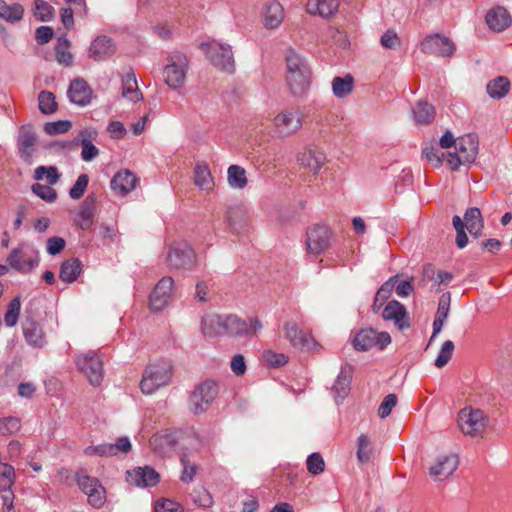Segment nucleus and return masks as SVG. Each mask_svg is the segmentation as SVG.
<instances>
[{
	"mask_svg": "<svg viewBox=\"0 0 512 512\" xmlns=\"http://www.w3.org/2000/svg\"><path fill=\"white\" fill-rule=\"evenodd\" d=\"M376 331L368 328L360 330L354 337L352 344L356 350L367 351L375 346Z\"/></svg>",
	"mask_w": 512,
	"mask_h": 512,
	"instance_id": "58836bf2",
	"label": "nucleus"
},
{
	"mask_svg": "<svg viewBox=\"0 0 512 512\" xmlns=\"http://www.w3.org/2000/svg\"><path fill=\"white\" fill-rule=\"evenodd\" d=\"M407 312L405 307L398 301L392 300L385 306L382 317L386 321H393L399 329L409 327L406 321Z\"/></svg>",
	"mask_w": 512,
	"mask_h": 512,
	"instance_id": "bb28decb",
	"label": "nucleus"
},
{
	"mask_svg": "<svg viewBox=\"0 0 512 512\" xmlns=\"http://www.w3.org/2000/svg\"><path fill=\"white\" fill-rule=\"evenodd\" d=\"M70 42L67 38L59 37L55 47L56 60L59 64L70 66L72 64L73 56L69 51Z\"/></svg>",
	"mask_w": 512,
	"mask_h": 512,
	"instance_id": "a18cd8bd",
	"label": "nucleus"
},
{
	"mask_svg": "<svg viewBox=\"0 0 512 512\" xmlns=\"http://www.w3.org/2000/svg\"><path fill=\"white\" fill-rule=\"evenodd\" d=\"M72 127V123L68 120H59L55 122H47L44 131L48 135H56L67 132Z\"/></svg>",
	"mask_w": 512,
	"mask_h": 512,
	"instance_id": "052dcab7",
	"label": "nucleus"
},
{
	"mask_svg": "<svg viewBox=\"0 0 512 512\" xmlns=\"http://www.w3.org/2000/svg\"><path fill=\"white\" fill-rule=\"evenodd\" d=\"M332 233L328 227L314 225L306 232V248L309 254L319 255L331 246Z\"/></svg>",
	"mask_w": 512,
	"mask_h": 512,
	"instance_id": "2eb2a0df",
	"label": "nucleus"
},
{
	"mask_svg": "<svg viewBox=\"0 0 512 512\" xmlns=\"http://www.w3.org/2000/svg\"><path fill=\"white\" fill-rule=\"evenodd\" d=\"M95 203L96 199L93 195H89L83 201L80 206V210L78 216L80 218V227L83 230H87L90 228L93 222L94 211H95Z\"/></svg>",
	"mask_w": 512,
	"mask_h": 512,
	"instance_id": "f704fd0d",
	"label": "nucleus"
},
{
	"mask_svg": "<svg viewBox=\"0 0 512 512\" xmlns=\"http://www.w3.org/2000/svg\"><path fill=\"white\" fill-rule=\"evenodd\" d=\"M227 180L230 187L243 189L247 185L245 169L239 165H231L227 170Z\"/></svg>",
	"mask_w": 512,
	"mask_h": 512,
	"instance_id": "79ce46f5",
	"label": "nucleus"
},
{
	"mask_svg": "<svg viewBox=\"0 0 512 512\" xmlns=\"http://www.w3.org/2000/svg\"><path fill=\"white\" fill-rule=\"evenodd\" d=\"M487 423L488 418L480 409L464 408L459 412L458 425L462 433L467 436H482Z\"/></svg>",
	"mask_w": 512,
	"mask_h": 512,
	"instance_id": "0eeeda50",
	"label": "nucleus"
},
{
	"mask_svg": "<svg viewBox=\"0 0 512 512\" xmlns=\"http://www.w3.org/2000/svg\"><path fill=\"white\" fill-rule=\"evenodd\" d=\"M39 109L43 114H52L57 110V102L52 92L42 91L38 95Z\"/></svg>",
	"mask_w": 512,
	"mask_h": 512,
	"instance_id": "8fccbe9b",
	"label": "nucleus"
},
{
	"mask_svg": "<svg viewBox=\"0 0 512 512\" xmlns=\"http://www.w3.org/2000/svg\"><path fill=\"white\" fill-rule=\"evenodd\" d=\"M97 136L98 133L95 129H84L79 132V134L73 141L63 142L62 147L67 149H73L79 144L81 145L84 143H92V141L96 140Z\"/></svg>",
	"mask_w": 512,
	"mask_h": 512,
	"instance_id": "09e8293b",
	"label": "nucleus"
},
{
	"mask_svg": "<svg viewBox=\"0 0 512 512\" xmlns=\"http://www.w3.org/2000/svg\"><path fill=\"white\" fill-rule=\"evenodd\" d=\"M66 246V241L62 237L54 236L47 239L46 250L50 255L59 254Z\"/></svg>",
	"mask_w": 512,
	"mask_h": 512,
	"instance_id": "338daca9",
	"label": "nucleus"
},
{
	"mask_svg": "<svg viewBox=\"0 0 512 512\" xmlns=\"http://www.w3.org/2000/svg\"><path fill=\"white\" fill-rule=\"evenodd\" d=\"M201 49L213 66L230 73L234 71V58L230 46L212 41L208 44H201Z\"/></svg>",
	"mask_w": 512,
	"mask_h": 512,
	"instance_id": "9d476101",
	"label": "nucleus"
},
{
	"mask_svg": "<svg viewBox=\"0 0 512 512\" xmlns=\"http://www.w3.org/2000/svg\"><path fill=\"white\" fill-rule=\"evenodd\" d=\"M22 331L26 343L37 349L43 348L47 341L41 325L32 317L26 316L22 321Z\"/></svg>",
	"mask_w": 512,
	"mask_h": 512,
	"instance_id": "aec40b11",
	"label": "nucleus"
},
{
	"mask_svg": "<svg viewBox=\"0 0 512 512\" xmlns=\"http://www.w3.org/2000/svg\"><path fill=\"white\" fill-rule=\"evenodd\" d=\"M486 90L491 98L501 99L508 94L510 90V81L507 77L499 76L488 82Z\"/></svg>",
	"mask_w": 512,
	"mask_h": 512,
	"instance_id": "4c0bfd02",
	"label": "nucleus"
},
{
	"mask_svg": "<svg viewBox=\"0 0 512 512\" xmlns=\"http://www.w3.org/2000/svg\"><path fill=\"white\" fill-rule=\"evenodd\" d=\"M180 460L183 466L181 481L189 483L193 480V477L197 471V466L189 460L186 454H183Z\"/></svg>",
	"mask_w": 512,
	"mask_h": 512,
	"instance_id": "680f3d73",
	"label": "nucleus"
},
{
	"mask_svg": "<svg viewBox=\"0 0 512 512\" xmlns=\"http://www.w3.org/2000/svg\"><path fill=\"white\" fill-rule=\"evenodd\" d=\"M75 363L77 368L85 374L92 386H100L103 377V361L98 352H88L80 354L76 357Z\"/></svg>",
	"mask_w": 512,
	"mask_h": 512,
	"instance_id": "6e6552de",
	"label": "nucleus"
},
{
	"mask_svg": "<svg viewBox=\"0 0 512 512\" xmlns=\"http://www.w3.org/2000/svg\"><path fill=\"white\" fill-rule=\"evenodd\" d=\"M53 7L44 0H35L34 15L41 21H49L52 18Z\"/></svg>",
	"mask_w": 512,
	"mask_h": 512,
	"instance_id": "e2e57ef3",
	"label": "nucleus"
},
{
	"mask_svg": "<svg viewBox=\"0 0 512 512\" xmlns=\"http://www.w3.org/2000/svg\"><path fill=\"white\" fill-rule=\"evenodd\" d=\"M334 398L337 403L342 401L350 391V376L345 374L344 370L338 375L332 388Z\"/></svg>",
	"mask_w": 512,
	"mask_h": 512,
	"instance_id": "c03bdc74",
	"label": "nucleus"
},
{
	"mask_svg": "<svg viewBox=\"0 0 512 512\" xmlns=\"http://www.w3.org/2000/svg\"><path fill=\"white\" fill-rule=\"evenodd\" d=\"M303 114L299 110H286L274 118V124L278 131L284 135H290L298 131L302 126Z\"/></svg>",
	"mask_w": 512,
	"mask_h": 512,
	"instance_id": "a211bd4d",
	"label": "nucleus"
},
{
	"mask_svg": "<svg viewBox=\"0 0 512 512\" xmlns=\"http://www.w3.org/2000/svg\"><path fill=\"white\" fill-rule=\"evenodd\" d=\"M306 466L309 473L319 475L325 469V462L319 453H312L306 460Z\"/></svg>",
	"mask_w": 512,
	"mask_h": 512,
	"instance_id": "6e6d98bb",
	"label": "nucleus"
},
{
	"mask_svg": "<svg viewBox=\"0 0 512 512\" xmlns=\"http://www.w3.org/2000/svg\"><path fill=\"white\" fill-rule=\"evenodd\" d=\"M36 143V136L31 131H22L18 138V149L20 157L26 161L29 162L33 151H34V145Z\"/></svg>",
	"mask_w": 512,
	"mask_h": 512,
	"instance_id": "e433bc0d",
	"label": "nucleus"
},
{
	"mask_svg": "<svg viewBox=\"0 0 512 512\" xmlns=\"http://www.w3.org/2000/svg\"><path fill=\"white\" fill-rule=\"evenodd\" d=\"M194 183L202 190H211L214 182L207 164L199 162L194 168Z\"/></svg>",
	"mask_w": 512,
	"mask_h": 512,
	"instance_id": "c9c22d12",
	"label": "nucleus"
},
{
	"mask_svg": "<svg viewBox=\"0 0 512 512\" xmlns=\"http://www.w3.org/2000/svg\"><path fill=\"white\" fill-rule=\"evenodd\" d=\"M397 282V276L390 277L385 283L381 285V287L378 289L375 298L374 303L372 305V309L374 312H378V310L383 305L384 301L387 300L394 289Z\"/></svg>",
	"mask_w": 512,
	"mask_h": 512,
	"instance_id": "37998d69",
	"label": "nucleus"
},
{
	"mask_svg": "<svg viewBox=\"0 0 512 512\" xmlns=\"http://www.w3.org/2000/svg\"><path fill=\"white\" fill-rule=\"evenodd\" d=\"M420 49L428 55L438 57H450L455 52V44L453 41L442 34L428 35L420 44Z\"/></svg>",
	"mask_w": 512,
	"mask_h": 512,
	"instance_id": "f8f14e48",
	"label": "nucleus"
},
{
	"mask_svg": "<svg viewBox=\"0 0 512 512\" xmlns=\"http://www.w3.org/2000/svg\"><path fill=\"white\" fill-rule=\"evenodd\" d=\"M299 165L312 173H317L326 162V155L318 148H307L298 155Z\"/></svg>",
	"mask_w": 512,
	"mask_h": 512,
	"instance_id": "5701e85b",
	"label": "nucleus"
},
{
	"mask_svg": "<svg viewBox=\"0 0 512 512\" xmlns=\"http://www.w3.org/2000/svg\"><path fill=\"white\" fill-rule=\"evenodd\" d=\"M262 17L267 29H276L284 20V8L278 1L271 0L263 7Z\"/></svg>",
	"mask_w": 512,
	"mask_h": 512,
	"instance_id": "b1692460",
	"label": "nucleus"
},
{
	"mask_svg": "<svg viewBox=\"0 0 512 512\" xmlns=\"http://www.w3.org/2000/svg\"><path fill=\"white\" fill-rule=\"evenodd\" d=\"M168 266L175 270H193L197 264V254L187 242H176L170 245L166 257Z\"/></svg>",
	"mask_w": 512,
	"mask_h": 512,
	"instance_id": "20e7f679",
	"label": "nucleus"
},
{
	"mask_svg": "<svg viewBox=\"0 0 512 512\" xmlns=\"http://www.w3.org/2000/svg\"><path fill=\"white\" fill-rule=\"evenodd\" d=\"M199 438L194 433H184L181 431L163 432L153 435L150 438L149 444L152 450L160 456H169L181 443L182 445L188 444L193 449H198Z\"/></svg>",
	"mask_w": 512,
	"mask_h": 512,
	"instance_id": "7ed1b4c3",
	"label": "nucleus"
},
{
	"mask_svg": "<svg viewBox=\"0 0 512 512\" xmlns=\"http://www.w3.org/2000/svg\"><path fill=\"white\" fill-rule=\"evenodd\" d=\"M455 148V153L447 155V163L453 170L458 169L461 164L471 163L475 160L478 152V138L474 134L459 137Z\"/></svg>",
	"mask_w": 512,
	"mask_h": 512,
	"instance_id": "423d86ee",
	"label": "nucleus"
},
{
	"mask_svg": "<svg viewBox=\"0 0 512 512\" xmlns=\"http://www.w3.org/2000/svg\"><path fill=\"white\" fill-rule=\"evenodd\" d=\"M7 261L12 268L22 273L30 272L39 264V258L37 256L26 257L25 253L20 248L12 250Z\"/></svg>",
	"mask_w": 512,
	"mask_h": 512,
	"instance_id": "cd10ccee",
	"label": "nucleus"
},
{
	"mask_svg": "<svg viewBox=\"0 0 512 512\" xmlns=\"http://www.w3.org/2000/svg\"><path fill=\"white\" fill-rule=\"evenodd\" d=\"M338 6L337 0H308L307 11L309 14L326 18L334 15Z\"/></svg>",
	"mask_w": 512,
	"mask_h": 512,
	"instance_id": "7c9ffc66",
	"label": "nucleus"
},
{
	"mask_svg": "<svg viewBox=\"0 0 512 512\" xmlns=\"http://www.w3.org/2000/svg\"><path fill=\"white\" fill-rule=\"evenodd\" d=\"M122 97L132 102H138L143 99L136 76L133 72H127L122 78Z\"/></svg>",
	"mask_w": 512,
	"mask_h": 512,
	"instance_id": "2f4dec72",
	"label": "nucleus"
},
{
	"mask_svg": "<svg viewBox=\"0 0 512 512\" xmlns=\"http://www.w3.org/2000/svg\"><path fill=\"white\" fill-rule=\"evenodd\" d=\"M159 474L155 469L146 467H137L132 471H127V482L136 487L154 486L159 482Z\"/></svg>",
	"mask_w": 512,
	"mask_h": 512,
	"instance_id": "4be33fe9",
	"label": "nucleus"
},
{
	"mask_svg": "<svg viewBox=\"0 0 512 512\" xmlns=\"http://www.w3.org/2000/svg\"><path fill=\"white\" fill-rule=\"evenodd\" d=\"M21 424L17 417L0 419V435H10L20 430Z\"/></svg>",
	"mask_w": 512,
	"mask_h": 512,
	"instance_id": "bf43d9fd",
	"label": "nucleus"
},
{
	"mask_svg": "<svg viewBox=\"0 0 512 512\" xmlns=\"http://www.w3.org/2000/svg\"><path fill=\"white\" fill-rule=\"evenodd\" d=\"M218 394L215 381L207 380L199 384L190 396L189 408L194 414L204 413Z\"/></svg>",
	"mask_w": 512,
	"mask_h": 512,
	"instance_id": "9b49d317",
	"label": "nucleus"
},
{
	"mask_svg": "<svg viewBox=\"0 0 512 512\" xmlns=\"http://www.w3.org/2000/svg\"><path fill=\"white\" fill-rule=\"evenodd\" d=\"M459 465L457 454L450 453L439 456L429 469V475L436 480L443 481L449 478Z\"/></svg>",
	"mask_w": 512,
	"mask_h": 512,
	"instance_id": "f3484780",
	"label": "nucleus"
},
{
	"mask_svg": "<svg viewBox=\"0 0 512 512\" xmlns=\"http://www.w3.org/2000/svg\"><path fill=\"white\" fill-rule=\"evenodd\" d=\"M486 23L496 32L504 31L512 23V18L504 7L492 8L486 15Z\"/></svg>",
	"mask_w": 512,
	"mask_h": 512,
	"instance_id": "c85d7f7f",
	"label": "nucleus"
},
{
	"mask_svg": "<svg viewBox=\"0 0 512 512\" xmlns=\"http://www.w3.org/2000/svg\"><path fill=\"white\" fill-rule=\"evenodd\" d=\"M88 183H89V177L87 174L79 175L75 184L69 190V196L74 200L80 199L83 196V194L88 186Z\"/></svg>",
	"mask_w": 512,
	"mask_h": 512,
	"instance_id": "13d9d810",
	"label": "nucleus"
},
{
	"mask_svg": "<svg viewBox=\"0 0 512 512\" xmlns=\"http://www.w3.org/2000/svg\"><path fill=\"white\" fill-rule=\"evenodd\" d=\"M75 478L79 489L87 495L88 503L94 508H101L106 502V490L100 481L83 470L77 472Z\"/></svg>",
	"mask_w": 512,
	"mask_h": 512,
	"instance_id": "1a4fd4ad",
	"label": "nucleus"
},
{
	"mask_svg": "<svg viewBox=\"0 0 512 512\" xmlns=\"http://www.w3.org/2000/svg\"><path fill=\"white\" fill-rule=\"evenodd\" d=\"M32 192L49 203L54 202L57 198L56 190L48 185L34 184L32 185Z\"/></svg>",
	"mask_w": 512,
	"mask_h": 512,
	"instance_id": "4d7b16f0",
	"label": "nucleus"
},
{
	"mask_svg": "<svg viewBox=\"0 0 512 512\" xmlns=\"http://www.w3.org/2000/svg\"><path fill=\"white\" fill-rule=\"evenodd\" d=\"M115 53V45L107 36H98L89 47L88 56L94 61H102Z\"/></svg>",
	"mask_w": 512,
	"mask_h": 512,
	"instance_id": "a878e982",
	"label": "nucleus"
},
{
	"mask_svg": "<svg viewBox=\"0 0 512 512\" xmlns=\"http://www.w3.org/2000/svg\"><path fill=\"white\" fill-rule=\"evenodd\" d=\"M23 13L24 9L20 4L7 5L4 0H0V17L6 21H18L23 17Z\"/></svg>",
	"mask_w": 512,
	"mask_h": 512,
	"instance_id": "49530a36",
	"label": "nucleus"
},
{
	"mask_svg": "<svg viewBox=\"0 0 512 512\" xmlns=\"http://www.w3.org/2000/svg\"><path fill=\"white\" fill-rule=\"evenodd\" d=\"M286 81L291 93L302 96L310 85V70L302 58L294 51L286 52Z\"/></svg>",
	"mask_w": 512,
	"mask_h": 512,
	"instance_id": "f03ea898",
	"label": "nucleus"
},
{
	"mask_svg": "<svg viewBox=\"0 0 512 512\" xmlns=\"http://www.w3.org/2000/svg\"><path fill=\"white\" fill-rule=\"evenodd\" d=\"M283 331L285 339L296 349L311 351L317 347L316 341L294 320H287L283 325Z\"/></svg>",
	"mask_w": 512,
	"mask_h": 512,
	"instance_id": "ddd939ff",
	"label": "nucleus"
},
{
	"mask_svg": "<svg viewBox=\"0 0 512 512\" xmlns=\"http://www.w3.org/2000/svg\"><path fill=\"white\" fill-rule=\"evenodd\" d=\"M172 377V368L169 364H150L142 375L140 382L144 394H152L160 387L167 385Z\"/></svg>",
	"mask_w": 512,
	"mask_h": 512,
	"instance_id": "39448f33",
	"label": "nucleus"
},
{
	"mask_svg": "<svg viewBox=\"0 0 512 512\" xmlns=\"http://www.w3.org/2000/svg\"><path fill=\"white\" fill-rule=\"evenodd\" d=\"M454 351V343L451 340L445 341L435 359V366L438 368L444 367L451 359Z\"/></svg>",
	"mask_w": 512,
	"mask_h": 512,
	"instance_id": "5fc2aeb1",
	"label": "nucleus"
},
{
	"mask_svg": "<svg viewBox=\"0 0 512 512\" xmlns=\"http://www.w3.org/2000/svg\"><path fill=\"white\" fill-rule=\"evenodd\" d=\"M262 358L266 365L273 368H279L288 362L287 355L284 353H277L272 350H265L262 354Z\"/></svg>",
	"mask_w": 512,
	"mask_h": 512,
	"instance_id": "3c124183",
	"label": "nucleus"
},
{
	"mask_svg": "<svg viewBox=\"0 0 512 512\" xmlns=\"http://www.w3.org/2000/svg\"><path fill=\"white\" fill-rule=\"evenodd\" d=\"M131 450V442L127 437H120L116 443H103L96 446H88L84 452L86 455H99L101 457L116 456L119 452L128 453Z\"/></svg>",
	"mask_w": 512,
	"mask_h": 512,
	"instance_id": "6ab92c4d",
	"label": "nucleus"
},
{
	"mask_svg": "<svg viewBox=\"0 0 512 512\" xmlns=\"http://www.w3.org/2000/svg\"><path fill=\"white\" fill-rule=\"evenodd\" d=\"M174 280L170 276L162 277L150 294V308L153 311H161L171 300Z\"/></svg>",
	"mask_w": 512,
	"mask_h": 512,
	"instance_id": "dca6fc26",
	"label": "nucleus"
},
{
	"mask_svg": "<svg viewBox=\"0 0 512 512\" xmlns=\"http://www.w3.org/2000/svg\"><path fill=\"white\" fill-rule=\"evenodd\" d=\"M464 221L466 229L471 235L478 237L481 234L483 228V220L479 208L471 207L467 209L464 214Z\"/></svg>",
	"mask_w": 512,
	"mask_h": 512,
	"instance_id": "72a5a7b5",
	"label": "nucleus"
},
{
	"mask_svg": "<svg viewBox=\"0 0 512 512\" xmlns=\"http://www.w3.org/2000/svg\"><path fill=\"white\" fill-rule=\"evenodd\" d=\"M450 301V293H444L439 298L438 308L433 321V333L430 338L429 344L441 332L444 326L445 320L447 319L450 312Z\"/></svg>",
	"mask_w": 512,
	"mask_h": 512,
	"instance_id": "c756f323",
	"label": "nucleus"
},
{
	"mask_svg": "<svg viewBox=\"0 0 512 512\" xmlns=\"http://www.w3.org/2000/svg\"><path fill=\"white\" fill-rule=\"evenodd\" d=\"M179 508L180 506L178 503L169 499H164L156 502L154 512H178Z\"/></svg>",
	"mask_w": 512,
	"mask_h": 512,
	"instance_id": "774afa93",
	"label": "nucleus"
},
{
	"mask_svg": "<svg viewBox=\"0 0 512 512\" xmlns=\"http://www.w3.org/2000/svg\"><path fill=\"white\" fill-rule=\"evenodd\" d=\"M415 121L419 124H429L435 117L434 107L426 101H418L413 109Z\"/></svg>",
	"mask_w": 512,
	"mask_h": 512,
	"instance_id": "a19ab883",
	"label": "nucleus"
},
{
	"mask_svg": "<svg viewBox=\"0 0 512 512\" xmlns=\"http://www.w3.org/2000/svg\"><path fill=\"white\" fill-rule=\"evenodd\" d=\"M370 441L364 434L360 435L357 439V459L361 463H367L372 455V451L369 448Z\"/></svg>",
	"mask_w": 512,
	"mask_h": 512,
	"instance_id": "864d4df0",
	"label": "nucleus"
},
{
	"mask_svg": "<svg viewBox=\"0 0 512 512\" xmlns=\"http://www.w3.org/2000/svg\"><path fill=\"white\" fill-rule=\"evenodd\" d=\"M92 89L83 79H75L70 83L68 97L72 103L80 106H86L92 98Z\"/></svg>",
	"mask_w": 512,
	"mask_h": 512,
	"instance_id": "393cba45",
	"label": "nucleus"
},
{
	"mask_svg": "<svg viewBox=\"0 0 512 512\" xmlns=\"http://www.w3.org/2000/svg\"><path fill=\"white\" fill-rule=\"evenodd\" d=\"M46 177L48 183L50 185H54L59 180V174L57 172V168L54 166L45 167L39 166L35 169L34 178L36 180H43Z\"/></svg>",
	"mask_w": 512,
	"mask_h": 512,
	"instance_id": "603ef678",
	"label": "nucleus"
},
{
	"mask_svg": "<svg viewBox=\"0 0 512 512\" xmlns=\"http://www.w3.org/2000/svg\"><path fill=\"white\" fill-rule=\"evenodd\" d=\"M138 183L139 178L130 170L124 169L117 172L112 178L111 189L120 196H126L136 188Z\"/></svg>",
	"mask_w": 512,
	"mask_h": 512,
	"instance_id": "412c9836",
	"label": "nucleus"
},
{
	"mask_svg": "<svg viewBox=\"0 0 512 512\" xmlns=\"http://www.w3.org/2000/svg\"><path fill=\"white\" fill-rule=\"evenodd\" d=\"M261 329L259 320L250 319L246 322L236 315L208 314L201 322L202 333L208 337L255 335Z\"/></svg>",
	"mask_w": 512,
	"mask_h": 512,
	"instance_id": "f257e3e1",
	"label": "nucleus"
},
{
	"mask_svg": "<svg viewBox=\"0 0 512 512\" xmlns=\"http://www.w3.org/2000/svg\"><path fill=\"white\" fill-rule=\"evenodd\" d=\"M381 45L390 50L397 49L401 45V40L394 30H387L380 38Z\"/></svg>",
	"mask_w": 512,
	"mask_h": 512,
	"instance_id": "0e129e2a",
	"label": "nucleus"
},
{
	"mask_svg": "<svg viewBox=\"0 0 512 512\" xmlns=\"http://www.w3.org/2000/svg\"><path fill=\"white\" fill-rule=\"evenodd\" d=\"M82 271V263L78 258L62 262L59 277L64 282H74Z\"/></svg>",
	"mask_w": 512,
	"mask_h": 512,
	"instance_id": "473e14b6",
	"label": "nucleus"
},
{
	"mask_svg": "<svg viewBox=\"0 0 512 512\" xmlns=\"http://www.w3.org/2000/svg\"><path fill=\"white\" fill-rule=\"evenodd\" d=\"M397 404V396L395 394H388L380 404L378 408V416L380 418H386L390 415L392 409Z\"/></svg>",
	"mask_w": 512,
	"mask_h": 512,
	"instance_id": "69168bd1",
	"label": "nucleus"
},
{
	"mask_svg": "<svg viewBox=\"0 0 512 512\" xmlns=\"http://www.w3.org/2000/svg\"><path fill=\"white\" fill-rule=\"evenodd\" d=\"M21 310V301L19 297H15L12 299V301L9 303L7 307V311L4 315V322L7 327H14L16 326L19 315Z\"/></svg>",
	"mask_w": 512,
	"mask_h": 512,
	"instance_id": "de8ad7c7",
	"label": "nucleus"
},
{
	"mask_svg": "<svg viewBox=\"0 0 512 512\" xmlns=\"http://www.w3.org/2000/svg\"><path fill=\"white\" fill-rule=\"evenodd\" d=\"M354 85V78L352 75L347 74L344 77H334L332 80V91L337 98L348 96Z\"/></svg>",
	"mask_w": 512,
	"mask_h": 512,
	"instance_id": "ea45409f",
	"label": "nucleus"
},
{
	"mask_svg": "<svg viewBox=\"0 0 512 512\" xmlns=\"http://www.w3.org/2000/svg\"><path fill=\"white\" fill-rule=\"evenodd\" d=\"M187 67L188 61L184 55L173 56L163 71L165 83L172 89L181 88L185 83Z\"/></svg>",
	"mask_w": 512,
	"mask_h": 512,
	"instance_id": "4468645a",
	"label": "nucleus"
}]
</instances>
